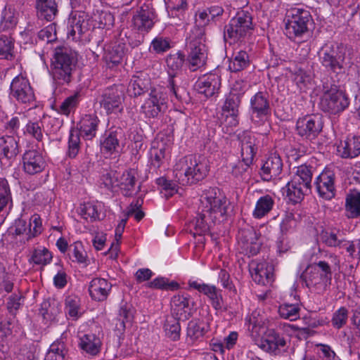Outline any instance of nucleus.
Instances as JSON below:
<instances>
[{"label": "nucleus", "mask_w": 360, "mask_h": 360, "mask_svg": "<svg viewBox=\"0 0 360 360\" xmlns=\"http://www.w3.org/2000/svg\"><path fill=\"white\" fill-rule=\"evenodd\" d=\"M300 308L295 304H283L279 307L280 316L290 321H295L300 317Z\"/></svg>", "instance_id": "54"}, {"label": "nucleus", "mask_w": 360, "mask_h": 360, "mask_svg": "<svg viewBox=\"0 0 360 360\" xmlns=\"http://www.w3.org/2000/svg\"><path fill=\"white\" fill-rule=\"evenodd\" d=\"M229 202L220 190L216 187L205 189L200 198L198 214L191 222L193 235L207 233L212 224L223 221L226 219Z\"/></svg>", "instance_id": "1"}, {"label": "nucleus", "mask_w": 360, "mask_h": 360, "mask_svg": "<svg viewBox=\"0 0 360 360\" xmlns=\"http://www.w3.org/2000/svg\"><path fill=\"white\" fill-rule=\"evenodd\" d=\"M46 166L42 155L36 150H26L22 155V168L30 175L41 172Z\"/></svg>", "instance_id": "18"}, {"label": "nucleus", "mask_w": 360, "mask_h": 360, "mask_svg": "<svg viewBox=\"0 0 360 360\" xmlns=\"http://www.w3.org/2000/svg\"><path fill=\"white\" fill-rule=\"evenodd\" d=\"M220 85V77L216 74L210 73L198 79L196 82V89L199 94L209 98L218 92Z\"/></svg>", "instance_id": "22"}, {"label": "nucleus", "mask_w": 360, "mask_h": 360, "mask_svg": "<svg viewBox=\"0 0 360 360\" xmlns=\"http://www.w3.org/2000/svg\"><path fill=\"white\" fill-rule=\"evenodd\" d=\"M170 49V42L167 38L158 36L151 41L150 51L155 53H162Z\"/></svg>", "instance_id": "57"}, {"label": "nucleus", "mask_w": 360, "mask_h": 360, "mask_svg": "<svg viewBox=\"0 0 360 360\" xmlns=\"http://www.w3.org/2000/svg\"><path fill=\"white\" fill-rule=\"evenodd\" d=\"M345 216L349 219L360 217V193L354 191L347 195Z\"/></svg>", "instance_id": "34"}, {"label": "nucleus", "mask_w": 360, "mask_h": 360, "mask_svg": "<svg viewBox=\"0 0 360 360\" xmlns=\"http://www.w3.org/2000/svg\"><path fill=\"white\" fill-rule=\"evenodd\" d=\"M137 172L134 169L119 173L118 187L124 191L125 195H131L135 191Z\"/></svg>", "instance_id": "31"}, {"label": "nucleus", "mask_w": 360, "mask_h": 360, "mask_svg": "<svg viewBox=\"0 0 360 360\" xmlns=\"http://www.w3.org/2000/svg\"><path fill=\"white\" fill-rule=\"evenodd\" d=\"M17 13L11 6L6 7L1 14V26L4 30L11 29L17 24Z\"/></svg>", "instance_id": "50"}, {"label": "nucleus", "mask_w": 360, "mask_h": 360, "mask_svg": "<svg viewBox=\"0 0 360 360\" xmlns=\"http://www.w3.org/2000/svg\"><path fill=\"white\" fill-rule=\"evenodd\" d=\"M250 273L252 279L258 284L267 285L272 282L274 266L265 261L252 260L250 265Z\"/></svg>", "instance_id": "16"}, {"label": "nucleus", "mask_w": 360, "mask_h": 360, "mask_svg": "<svg viewBox=\"0 0 360 360\" xmlns=\"http://www.w3.org/2000/svg\"><path fill=\"white\" fill-rule=\"evenodd\" d=\"M292 179L297 182H300L301 184H304V186L310 189L312 179L311 169L305 165L297 167Z\"/></svg>", "instance_id": "49"}, {"label": "nucleus", "mask_w": 360, "mask_h": 360, "mask_svg": "<svg viewBox=\"0 0 360 360\" xmlns=\"http://www.w3.org/2000/svg\"><path fill=\"white\" fill-rule=\"evenodd\" d=\"M310 189L306 187L300 182H297L292 179L284 188H283V193L285 194L286 197L293 203L300 202L303 198L304 195Z\"/></svg>", "instance_id": "27"}, {"label": "nucleus", "mask_w": 360, "mask_h": 360, "mask_svg": "<svg viewBox=\"0 0 360 360\" xmlns=\"http://www.w3.org/2000/svg\"><path fill=\"white\" fill-rule=\"evenodd\" d=\"M316 190L321 197L330 200L335 196L334 174L330 171H324L316 178Z\"/></svg>", "instance_id": "24"}, {"label": "nucleus", "mask_w": 360, "mask_h": 360, "mask_svg": "<svg viewBox=\"0 0 360 360\" xmlns=\"http://www.w3.org/2000/svg\"><path fill=\"white\" fill-rule=\"evenodd\" d=\"M52 258V254L48 249L39 247L34 250L30 262L37 265L45 266L51 262Z\"/></svg>", "instance_id": "43"}, {"label": "nucleus", "mask_w": 360, "mask_h": 360, "mask_svg": "<svg viewBox=\"0 0 360 360\" xmlns=\"http://www.w3.org/2000/svg\"><path fill=\"white\" fill-rule=\"evenodd\" d=\"M238 111H232V110L221 108V113L220 115V122L227 127H236L238 124Z\"/></svg>", "instance_id": "55"}, {"label": "nucleus", "mask_w": 360, "mask_h": 360, "mask_svg": "<svg viewBox=\"0 0 360 360\" xmlns=\"http://www.w3.org/2000/svg\"><path fill=\"white\" fill-rule=\"evenodd\" d=\"M210 13L206 11L200 12L195 15V25L193 29L191 30L190 34H194V32H198V30L202 32V37H205V27L208 24L210 21Z\"/></svg>", "instance_id": "58"}, {"label": "nucleus", "mask_w": 360, "mask_h": 360, "mask_svg": "<svg viewBox=\"0 0 360 360\" xmlns=\"http://www.w3.org/2000/svg\"><path fill=\"white\" fill-rule=\"evenodd\" d=\"M102 202H86L79 208V215L86 220L94 221L100 218Z\"/></svg>", "instance_id": "36"}, {"label": "nucleus", "mask_w": 360, "mask_h": 360, "mask_svg": "<svg viewBox=\"0 0 360 360\" xmlns=\"http://www.w3.org/2000/svg\"><path fill=\"white\" fill-rule=\"evenodd\" d=\"M94 20L98 28L109 30L114 25L115 18L111 13L105 11H96Z\"/></svg>", "instance_id": "46"}, {"label": "nucleus", "mask_w": 360, "mask_h": 360, "mask_svg": "<svg viewBox=\"0 0 360 360\" xmlns=\"http://www.w3.org/2000/svg\"><path fill=\"white\" fill-rule=\"evenodd\" d=\"M246 326L252 335L259 333L260 328L264 324V317L260 311L255 310L245 319Z\"/></svg>", "instance_id": "42"}, {"label": "nucleus", "mask_w": 360, "mask_h": 360, "mask_svg": "<svg viewBox=\"0 0 360 360\" xmlns=\"http://www.w3.org/2000/svg\"><path fill=\"white\" fill-rule=\"evenodd\" d=\"M14 41L11 37H0V58L12 60L13 58Z\"/></svg>", "instance_id": "47"}, {"label": "nucleus", "mask_w": 360, "mask_h": 360, "mask_svg": "<svg viewBox=\"0 0 360 360\" xmlns=\"http://www.w3.org/2000/svg\"><path fill=\"white\" fill-rule=\"evenodd\" d=\"M80 138L77 130L71 129L68 140V155L75 158L79 150Z\"/></svg>", "instance_id": "60"}, {"label": "nucleus", "mask_w": 360, "mask_h": 360, "mask_svg": "<svg viewBox=\"0 0 360 360\" xmlns=\"http://www.w3.org/2000/svg\"><path fill=\"white\" fill-rule=\"evenodd\" d=\"M69 23L68 35L71 36L73 39L80 38L82 34L87 30V23L81 16L72 18L70 20Z\"/></svg>", "instance_id": "41"}, {"label": "nucleus", "mask_w": 360, "mask_h": 360, "mask_svg": "<svg viewBox=\"0 0 360 360\" xmlns=\"http://www.w3.org/2000/svg\"><path fill=\"white\" fill-rule=\"evenodd\" d=\"M323 110L331 113H337L344 110L349 105V99L342 91L337 86L323 87V94L320 101Z\"/></svg>", "instance_id": "9"}, {"label": "nucleus", "mask_w": 360, "mask_h": 360, "mask_svg": "<svg viewBox=\"0 0 360 360\" xmlns=\"http://www.w3.org/2000/svg\"><path fill=\"white\" fill-rule=\"evenodd\" d=\"M286 342L274 329L268 328L262 336L259 347L264 352L276 354L285 347Z\"/></svg>", "instance_id": "21"}, {"label": "nucleus", "mask_w": 360, "mask_h": 360, "mask_svg": "<svg viewBox=\"0 0 360 360\" xmlns=\"http://www.w3.org/2000/svg\"><path fill=\"white\" fill-rule=\"evenodd\" d=\"M24 134L41 141L44 138V124L41 119L30 120L24 128Z\"/></svg>", "instance_id": "38"}, {"label": "nucleus", "mask_w": 360, "mask_h": 360, "mask_svg": "<svg viewBox=\"0 0 360 360\" xmlns=\"http://www.w3.org/2000/svg\"><path fill=\"white\" fill-rule=\"evenodd\" d=\"M79 102V94L75 93L67 97L60 105L58 112L61 115L68 116L74 112Z\"/></svg>", "instance_id": "45"}, {"label": "nucleus", "mask_w": 360, "mask_h": 360, "mask_svg": "<svg viewBox=\"0 0 360 360\" xmlns=\"http://www.w3.org/2000/svg\"><path fill=\"white\" fill-rule=\"evenodd\" d=\"M238 242L241 252L249 257L256 255L261 246L257 234L252 228L240 230L238 236Z\"/></svg>", "instance_id": "15"}, {"label": "nucleus", "mask_w": 360, "mask_h": 360, "mask_svg": "<svg viewBox=\"0 0 360 360\" xmlns=\"http://www.w3.org/2000/svg\"><path fill=\"white\" fill-rule=\"evenodd\" d=\"M65 312L66 316L72 320H77L83 314L81 300L78 296L70 295L65 298Z\"/></svg>", "instance_id": "33"}, {"label": "nucleus", "mask_w": 360, "mask_h": 360, "mask_svg": "<svg viewBox=\"0 0 360 360\" xmlns=\"http://www.w3.org/2000/svg\"><path fill=\"white\" fill-rule=\"evenodd\" d=\"M148 288L162 290H176L179 284L176 282H169V280L164 277H158L147 284Z\"/></svg>", "instance_id": "59"}, {"label": "nucleus", "mask_w": 360, "mask_h": 360, "mask_svg": "<svg viewBox=\"0 0 360 360\" xmlns=\"http://www.w3.org/2000/svg\"><path fill=\"white\" fill-rule=\"evenodd\" d=\"M20 153L18 141L13 136L0 138V160L7 166L11 165Z\"/></svg>", "instance_id": "17"}, {"label": "nucleus", "mask_w": 360, "mask_h": 360, "mask_svg": "<svg viewBox=\"0 0 360 360\" xmlns=\"http://www.w3.org/2000/svg\"><path fill=\"white\" fill-rule=\"evenodd\" d=\"M283 162L280 156L276 153L271 155L261 168L260 175L264 181L281 179Z\"/></svg>", "instance_id": "20"}, {"label": "nucleus", "mask_w": 360, "mask_h": 360, "mask_svg": "<svg viewBox=\"0 0 360 360\" xmlns=\"http://www.w3.org/2000/svg\"><path fill=\"white\" fill-rule=\"evenodd\" d=\"M41 314L44 319L53 321L60 312V303L55 300H46L41 304Z\"/></svg>", "instance_id": "40"}, {"label": "nucleus", "mask_w": 360, "mask_h": 360, "mask_svg": "<svg viewBox=\"0 0 360 360\" xmlns=\"http://www.w3.org/2000/svg\"><path fill=\"white\" fill-rule=\"evenodd\" d=\"M10 95L18 102L25 104H32L35 100L29 80L22 74L13 79L10 85Z\"/></svg>", "instance_id": "10"}, {"label": "nucleus", "mask_w": 360, "mask_h": 360, "mask_svg": "<svg viewBox=\"0 0 360 360\" xmlns=\"http://www.w3.org/2000/svg\"><path fill=\"white\" fill-rule=\"evenodd\" d=\"M311 15L307 10L293 8L288 11L285 19V33L290 39L302 37L308 31Z\"/></svg>", "instance_id": "6"}, {"label": "nucleus", "mask_w": 360, "mask_h": 360, "mask_svg": "<svg viewBox=\"0 0 360 360\" xmlns=\"http://www.w3.org/2000/svg\"><path fill=\"white\" fill-rule=\"evenodd\" d=\"M154 12L147 5L140 7L133 15L131 26L139 32H148L154 25Z\"/></svg>", "instance_id": "19"}, {"label": "nucleus", "mask_w": 360, "mask_h": 360, "mask_svg": "<svg viewBox=\"0 0 360 360\" xmlns=\"http://www.w3.org/2000/svg\"><path fill=\"white\" fill-rule=\"evenodd\" d=\"M345 49L338 43L325 44L319 51L321 64L328 70L334 73L342 71L345 63Z\"/></svg>", "instance_id": "4"}, {"label": "nucleus", "mask_w": 360, "mask_h": 360, "mask_svg": "<svg viewBox=\"0 0 360 360\" xmlns=\"http://www.w3.org/2000/svg\"><path fill=\"white\" fill-rule=\"evenodd\" d=\"M112 285L107 280L101 278L92 279L89 285L91 297L96 301L105 300L111 290Z\"/></svg>", "instance_id": "25"}, {"label": "nucleus", "mask_w": 360, "mask_h": 360, "mask_svg": "<svg viewBox=\"0 0 360 360\" xmlns=\"http://www.w3.org/2000/svg\"><path fill=\"white\" fill-rule=\"evenodd\" d=\"M36 7L39 18L47 21L53 20L58 13L55 0H37Z\"/></svg>", "instance_id": "32"}, {"label": "nucleus", "mask_w": 360, "mask_h": 360, "mask_svg": "<svg viewBox=\"0 0 360 360\" xmlns=\"http://www.w3.org/2000/svg\"><path fill=\"white\" fill-rule=\"evenodd\" d=\"M166 103L165 94L160 89H155L142 105L141 111L146 117H157L166 108Z\"/></svg>", "instance_id": "12"}, {"label": "nucleus", "mask_w": 360, "mask_h": 360, "mask_svg": "<svg viewBox=\"0 0 360 360\" xmlns=\"http://www.w3.org/2000/svg\"><path fill=\"white\" fill-rule=\"evenodd\" d=\"M337 151L343 158H353L360 154V136L347 137L337 147Z\"/></svg>", "instance_id": "26"}, {"label": "nucleus", "mask_w": 360, "mask_h": 360, "mask_svg": "<svg viewBox=\"0 0 360 360\" xmlns=\"http://www.w3.org/2000/svg\"><path fill=\"white\" fill-rule=\"evenodd\" d=\"M166 63L169 70V74L170 75L174 76L175 72H177L178 71L181 70L184 65V56L180 52H177L174 54H170L167 56Z\"/></svg>", "instance_id": "51"}, {"label": "nucleus", "mask_w": 360, "mask_h": 360, "mask_svg": "<svg viewBox=\"0 0 360 360\" xmlns=\"http://www.w3.org/2000/svg\"><path fill=\"white\" fill-rule=\"evenodd\" d=\"M208 172L209 166L205 158L190 155L176 162L174 167V176L179 184L186 186L202 180Z\"/></svg>", "instance_id": "2"}, {"label": "nucleus", "mask_w": 360, "mask_h": 360, "mask_svg": "<svg viewBox=\"0 0 360 360\" xmlns=\"http://www.w3.org/2000/svg\"><path fill=\"white\" fill-rule=\"evenodd\" d=\"M306 285L317 292L325 291L330 284L332 271L325 261L311 264L305 269L301 276Z\"/></svg>", "instance_id": "3"}, {"label": "nucleus", "mask_w": 360, "mask_h": 360, "mask_svg": "<svg viewBox=\"0 0 360 360\" xmlns=\"http://www.w3.org/2000/svg\"><path fill=\"white\" fill-rule=\"evenodd\" d=\"M252 30V17L248 11H240L237 13L224 28V39L236 42L245 37Z\"/></svg>", "instance_id": "7"}, {"label": "nucleus", "mask_w": 360, "mask_h": 360, "mask_svg": "<svg viewBox=\"0 0 360 360\" xmlns=\"http://www.w3.org/2000/svg\"><path fill=\"white\" fill-rule=\"evenodd\" d=\"M148 82H145L140 76H133L128 87L131 96H138L142 94L148 87Z\"/></svg>", "instance_id": "53"}, {"label": "nucleus", "mask_w": 360, "mask_h": 360, "mask_svg": "<svg viewBox=\"0 0 360 360\" xmlns=\"http://www.w3.org/2000/svg\"><path fill=\"white\" fill-rule=\"evenodd\" d=\"M73 62L74 56L67 48L55 49L51 67L53 77L57 84L61 85L70 82Z\"/></svg>", "instance_id": "5"}, {"label": "nucleus", "mask_w": 360, "mask_h": 360, "mask_svg": "<svg viewBox=\"0 0 360 360\" xmlns=\"http://www.w3.org/2000/svg\"><path fill=\"white\" fill-rule=\"evenodd\" d=\"M250 65V58L247 52L240 51L236 53L230 61L229 68L232 72H239Z\"/></svg>", "instance_id": "39"}, {"label": "nucleus", "mask_w": 360, "mask_h": 360, "mask_svg": "<svg viewBox=\"0 0 360 360\" xmlns=\"http://www.w3.org/2000/svg\"><path fill=\"white\" fill-rule=\"evenodd\" d=\"M180 319L172 317L167 319L165 325V331L167 338L173 341L179 339L181 327L179 324Z\"/></svg>", "instance_id": "52"}, {"label": "nucleus", "mask_w": 360, "mask_h": 360, "mask_svg": "<svg viewBox=\"0 0 360 360\" xmlns=\"http://www.w3.org/2000/svg\"><path fill=\"white\" fill-rule=\"evenodd\" d=\"M170 305L173 318L186 321L191 317L193 302L191 301L190 296L179 294L174 295L171 300Z\"/></svg>", "instance_id": "14"}, {"label": "nucleus", "mask_w": 360, "mask_h": 360, "mask_svg": "<svg viewBox=\"0 0 360 360\" xmlns=\"http://www.w3.org/2000/svg\"><path fill=\"white\" fill-rule=\"evenodd\" d=\"M296 129L300 136L306 139L312 140L318 136L322 129L321 118L318 115L299 118L297 121Z\"/></svg>", "instance_id": "13"}, {"label": "nucleus", "mask_w": 360, "mask_h": 360, "mask_svg": "<svg viewBox=\"0 0 360 360\" xmlns=\"http://www.w3.org/2000/svg\"><path fill=\"white\" fill-rule=\"evenodd\" d=\"M66 355L65 347L63 342H53L46 353L44 360H64Z\"/></svg>", "instance_id": "48"}, {"label": "nucleus", "mask_w": 360, "mask_h": 360, "mask_svg": "<svg viewBox=\"0 0 360 360\" xmlns=\"http://www.w3.org/2000/svg\"><path fill=\"white\" fill-rule=\"evenodd\" d=\"M252 162H248L243 159L232 167L233 175L240 179L244 180L249 176L250 166Z\"/></svg>", "instance_id": "62"}, {"label": "nucleus", "mask_w": 360, "mask_h": 360, "mask_svg": "<svg viewBox=\"0 0 360 360\" xmlns=\"http://www.w3.org/2000/svg\"><path fill=\"white\" fill-rule=\"evenodd\" d=\"M274 200L270 195L261 196L256 202L252 216L255 219H262L273 209Z\"/></svg>", "instance_id": "35"}, {"label": "nucleus", "mask_w": 360, "mask_h": 360, "mask_svg": "<svg viewBox=\"0 0 360 360\" xmlns=\"http://www.w3.org/2000/svg\"><path fill=\"white\" fill-rule=\"evenodd\" d=\"M165 147L162 145L160 146L158 143L157 146H153L150 150V159L151 164L157 168H159L165 157Z\"/></svg>", "instance_id": "63"}, {"label": "nucleus", "mask_w": 360, "mask_h": 360, "mask_svg": "<svg viewBox=\"0 0 360 360\" xmlns=\"http://www.w3.org/2000/svg\"><path fill=\"white\" fill-rule=\"evenodd\" d=\"M124 54V46L120 43H115L109 46L105 51L104 59L107 64L115 65L119 64Z\"/></svg>", "instance_id": "37"}, {"label": "nucleus", "mask_w": 360, "mask_h": 360, "mask_svg": "<svg viewBox=\"0 0 360 360\" xmlns=\"http://www.w3.org/2000/svg\"><path fill=\"white\" fill-rule=\"evenodd\" d=\"M189 287L197 290L200 292L203 293L207 296L210 300H212L215 295L219 293L217 288L214 285L199 283L196 281H190L188 282Z\"/></svg>", "instance_id": "56"}, {"label": "nucleus", "mask_w": 360, "mask_h": 360, "mask_svg": "<svg viewBox=\"0 0 360 360\" xmlns=\"http://www.w3.org/2000/svg\"><path fill=\"white\" fill-rule=\"evenodd\" d=\"M348 314V310L345 307H341L336 310L333 313V318L331 319V323L333 327L338 329L343 327L347 321Z\"/></svg>", "instance_id": "61"}, {"label": "nucleus", "mask_w": 360, "mask_h": 360, "mask_svg": "<svg viewBox=\"0 0 360 360\" xmlns=\"http://www.w3.org/2000/svg\"><path fill=\"white\" fill-rule=\"evenodd\" d=\"M252 120L258 124H262L268 120L271 109L268 94L259 91L250 99Z\"/></svg>", "instance_id": "11"}, {"label": "nucleus", "mask_w": 360, "mask_h": 360, "mask_svg": "<svg viewBox=\"0 0 360 360\" xmlns=\"http://www.w3.org/2000/svg\"><path fill=\"white\" fill-rule=\"evenodd\" d=\"M122 102V92L115 86L106 89L101 95L99 101L101 107L108 114L115 112L119 108Z\"/></svg>", "instance_id": "23"}, {"label": "nucleus", "mask_w": 360, "mask_h": 360, "mask_svg": "<svg viewBox=\"0 0 360 360\" xmlns=\"http://www.w3.org/2000/svg\"><path fill=\"white\" fill-rule=\"evenodd\" d=\"M79 346L87 354L96 356L101 350L102 342L95 334L89 333L79 338Z\"/></svg>", "instance_id": "28"}, {"label": "nucleus", "mask_w": 360, "mask_h": 360, "mask_svg": "<svg viewBox=\"0 0 360 360\" xmlns=\"http://www.w3.org/2000/svg\"><path fill=\"white\" fill-rule=\"evenodd\" d=\"M119 146V141L116 135L110 133L101 143V150L107 154H112Z\"/></svg>", "instance_id": "64"}, {"label": "nucleus", "mask_w": 360, "mask_h": 360, "mask_svg": "<svg viewBox=\"0 0 360 360\" xmlns=\"http://www.w3.org/2000/svg\"><path fill=\"white\" fill-rule=\"evenodd\" d=\"M202 32L189 34L188 47L190 49L188 56L189 69L195 71L205 64L207 58V50L205 44L206 37H202Z\"/></svg>", "instance_id": "8"}, {"label": "nucleus", "mask_w": 360, "mask_h": 360, "mask_svg": "<svg viewBox=\"0 0 360 360\" xmlns=\"http://www.w3.org/2000/svg\"><path fill=\"white\" fill-rule=\"evenodd\" d=\"M133 309L127 304H124L120 307L118 314V323L116 327L120 330H123L126 328V325H130L133 319Z\"/></svg>", "instance_id": "44"}, {"label": "nucleus", "mask_w": 360, "mask_h": 360, "mask_svg": "<svg viewBox=\"0 0 360 360\" xmlns=\"http://www.w3.org/2000/svg\"><path fill=\"white\" fill-rule=\"evenodd\" d=\"M256 138L250 132H245L240 138V153L243 160L252 162L256 153Z\"/></svg>", "instance_id": "29"}, {"label": "nucleus", "mask_w": 360, "mask_h": 360, "mask_svg": "<svg viewBox=\"0 0 360 360\" xmlns=\"http://www.w3.org/2000/svg\"><path fill=\"white\" fill-rule=\"evenodd\" d=\"M98 123L96 116L86 115L79 122L80 134L86 139H92L96 134Z\"/></svg>", "instance_id": "30"}]
</instances>
